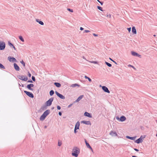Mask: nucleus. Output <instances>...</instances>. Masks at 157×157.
<instances>
[{
	"label": "nucleus",
	"instance_id": "f257e3e1",
	"mask_svg": "<svg viewBox=\"0 0 157 157\" xmlns=\"http://www.w3.org/2000/svg\"><path fill=\"white\" fill-rule=\"evenodd\" d=\"M80 153V149L77 147H74L72 149V155L75 157H77Z\"/></svg>",
	"mask_w": 157,
	"mask_h": 157
},
{
	"label": "nucleus",
	"instance_id": "f03ea898",
	"mask_svg": "<svg viewBox=\"0 0 157 157\" xmlns=\"http://www.w3.org/2000/svg\"><path fill=\"white\" fill-rule=\"evenodd\" d=\"M49 112L48 110H47L45 111L40 117V120L41 121L44 120L46 117L49 114Z\"/></svg>",
	"mask_w": 157,
	"mask_h": 157
},
{
	"label": "nucleus",
	"instance_id": "7ed1b4c3",
	"mask_svg": "<svg viewBox=\"0 0 157 157\" xmlns=\"http://www.w3.org/2000/svg\"><path fill=\"white\" fill-rule=\"evenodd\" d=\"M53 98H50L48 101H47L46 102V105L47 106H50L52 103V102L53 101Z\"/></svg>",
	"mask_w": 157,
	"mask_h": 157
},
{
	"label": "nucleus",
	"instance_id": "20e7f679",
	"mask_svg": "<svg viewBox=\"0 0 157 157\" xmlns=\"http://www.w3.org/2000/svg\"><path fill=\"white\" fill-rule=\"evenodd\" d=\"M5 43L3 42H0V50H4L5 48Z\"/></svg>",
	"mask_w": 157,
	"mask_h": 157
},
{
	"label": "nucleus",
	"instance_id": "39448f33",
	"mask_svg": "<svg viewBox=\"0 0 157 157\" xmlns=\"http://www.w3.org/2000/svg\"><path fill=\"white\" fill-rule=\"evenodd\" d=\"M116 118L117 120H119L121 121H124L126 119V117L124 116H121L120 118H119L118 117H117Z\"/></svg>",
	"mask_w": 157,
	"mask_h": 157
},
{
	"label": "nucleus",
	"instance_id": "423d86ee",
	"mask_svg": "<svg viewBox=\"0 0 157 157\" xmlns=\"http://www.w3.org/2000/svg\"><path fill=\"white\" fill-rule=\"evenodd\" d=\"M24 92L29 97L31 98H33L34 96L33 94L32 93L29 92L27 91H24Z\"/></svg>",
	"mask_w": 157,
	"mask_h": 157
},
{
	"label": "nucleus",
	"instance_id": "0eeeda50",
	"mask_svg": "<svg viewBox=\"0 0 157 157\" xmlns=\"http://www.w3.org/2000/svg\"><path fill=\"white\" fill-rule=\"evenodd\" d=\"M19 78L20 79L24 81H26L28 80V78L27 77L23 75L19 76Z\"/></svg>",
	"mask_w": 157,
	"mask_h": 157
},
{
	"label": "nucleus",
	"instance_id": "6e6552de",
	"mask_svg": "<svg viewBox=\"0 0 157 157\" xmlns=\"http://www.w3.org/2000/svg\"><path fill=\"white\" fill-rule=\"evenodd\" d=\"M55 93L60 98L62 99H64L65 98V97H64V96H63L61 94H60L58 92L56 91L55 92Z\"/></svg>",
	"mask_w": 157,
	"mask_h": 157
},
{
	"label": "nucleus",
	"instance_id": "1a4fd4ad",
	"mask_svg": "<svg viewBox=\"0 0 157 157\" xmlns=\"http://www.w3.org/2000/svg\"><path fill=\"white\" fill-rule=\"evenodd\" d=\"M34 86V85L33 84H28L27 85V87L29 89L33 91V89L31 87H33Z\"/></svg>",
	"mask_w": 157,
	"mask_h": 157
},
{
	"label": "nucleus",
	"instance_id": "9d476101",
	"mask_svg": "<svg viewBox=\"0 0 157 157\" xmlns=\"http://www.w3.org/2000/svg\"><path fill=\"white\" fill-rule=\"evenodd\" d=\"M8 59L10 62H16L17 60L16 59L13 58V57H8Z\"/></svg>",
	"mask_w": 157,
	"mask_h": 157
},
{
	"label": "nucleus",
	"instance_id": "9b49d317",
	"mask_svg": "<svg viewBox=\"0 0 157 157\" xmlns=\"http://www.w3.org/2000/svg\"><path fill=\"white\" fill-rule=\"evenodd\" d=\"M102 89L104 91L108 93H109L110 91L108 89V88L105 86H103L102 87Z\"/></svg>",
	"mask_w": 157,
	"mask_h": 157
},
{
	"label": "nucleus",
	"instance_id": "f8f14e48",
	"mask_svg": "<svg viewBox=\"0 0 157 157\" xmlns=\"http://www.w3.org/2000/svg\"><path fill=\"white\" fill-rule=\"evenodd\" d=\"M109 134L112 136H117L116 132H113L112 131L110 132Z\"/></svg>",
	"mask_w": 157,
	"mask_h": 157
},
{
	"label": "nucleus",
	"instance_id": "ddd939ff",
	"mask_svg": "<svg viewBox=\"0 0 157 157\" xmlns=\"http://www.w3.org/2000/svg\"><path fill=\"white\" fill-rule=\"evenodd\" d=\"M14 66L15 69L16 70H17V71H19V70H20L19 67L16 63H14Z\"/></svg>",
	"mask_w": 157,
	"mask_h": 157
},
{
	"label": "nucleus",
	"instance_id": "4468645a",
	"mask_svg": "<svg viewBox=\"0 0 157 157\" xmlns=\"http://www.w3.org/2000/svg\"><path fill=\"white\" fill-rule=\"evenodd\" d=\"M133 56H138L139 57H140L141 56L140 55H139L136 52L132 51L131 52Z\"/></svg>",
	"mask_w": 157,
	"mask_h": 157
},
{
	"label": "nucleus",
	"instance_id": "2eb2a0df",
	"mask_svg": "<svg viewBox=\"0 0 157 157\" xmlns=\"http://www.w3.org/2000/svg\"><path fill=\"white\" fill-rule=\"evenodd\" d=\"M81 122L82 123H83L84 124H88V125H89V124L90 125L91 124V123L90 121H82Z\"/></svg>",
	"mask_w": 157,
	"mask_h": 157
},
{
	"label": "nucleus",
	"instance_id": "dca6fc26",
	"mask_svg": "<svg viewBox=\"0 0 157 157\" xmlns=\"http://www.w3.org/2000/svg\"><path fill=\"white\" fill-rule=\"evenodd\" d=\"M143 141V140H142L141 138H140L139 139L136 140L135 142L137 144H139L140 143L142 142Z\"/></svg>",
	"mask_w": 157,
	"mask_h": 157
},
{
	"label": "nucleus",
	"instance_id": "f3484780",
	"mask_svg": "<svg viewBox=\"0 0 157 157\" xmlns=\"http://www.w3.org/2000/svg\"><path fill=\"white\" fill-rule=\"evenodd\" d=\"M132 31L133 33L134 34H136V30L135 28V27L134 26L132 28Z\"/></svg>",
	"mask_w": 157,
	"mask_h": 157
},
{
	"label": "nucleus",
	"instance_id": "a211bd4d",
	"mask_svg": "<svg viewBox=\"0 0 157 157\" xmlns=\"http://www.w3.org/2000/svg\"><path fill=\"white\" fill-rule=\"evenodd\" d=\"M80 126V123L78 121L77 122L75 127V128L76 129H79V127Z\"/></svg>",
	"mask_w": 157,
	"mask_h": 157
},
{
	"label": "nucleus",
	"instance_id": "6ab92c4d",
	"mask_svg": "<svg viewBox=\"0 0 157 157\" xmlns=\"http://www.w3.org/2000/svg\"><path fill=\"white\" fill-rule=\"evenodd\" d=\"M84 115L85 116H87L90 118L92 117V116L90 115V114L87 112H85L84 113Z\"/></svg>",
	"mask_w": 157,
	"mask_h": 157
},
{
	"label": "nucleus",
	"instance_id": "aec40b11",
	"mask_svg": "<svg viewBox=\"0 0 157 157\" xmlns=\"http://www.w3.org/2000/svg\"><path fill=\"white\" fill-rule=\"evenodd\" d=\"M85 142L86 146L87 147L89 148L92 151H93V150H92V147H90V146L89 144L86 141V140H85Z\"/></svg>",
	"mask_w": 157,
	"mask_h": 157
},
{
	"label": "nucleus",
	"instance_id": "412c9836",
	"mask_svg": "<svg viewBox=\"0 0 157 157\" xmlns=\"http://www.w3.org/2000/svg\"><path fill=\"white\" fill-rule=\"evenodd\" d=\"M83 97V95H81L77 99V100H76L75 101L76 102H78L79 101H80L82 98Z\"/></svg>",
	"mask_w": 157,
	"mask_h": 157
},
{
	"label": "nucleus",
	"instance_id": "4be33fe9",
	"mask_svg": "<svg viewBox=\"0 0 157 157\" xmlns=\"http://www.w3.org/2000/svg\"><path fill=\"white\" fill-rule=\"evenodd\" d=\"M54 84L55 86L58 87H59L61 86V85L60 83L58 82H55Z\"/></svg>",
	"mask_w": 157,
	"mask_h": 157
},
{
	"label": "nucleus",
	"instance_id": "5701e85b",
	"mask_svg": "<svg viewBox=\"0 0 157 157\" xmlns=\"http://www.w3.org/2000/svg\"><path fill=\"white\" fill-rule=\"evenodd\" d=\"M36 21L37 22H38L40 24L42 25H44V23L42 21H39V19H36Z\"/></svg>",
	"mask_w": 157,
	"mask_h": 157
},
{
	"label": "nucleus",
	"instance_id": "b1692460",
	"mask_svg": "<svg viewBox=\"0 0 157 157\" xmlns=\"http://www.w3.org/2000/svg\"><path fill=\"white\" fill-rule=\"evenodd\" d=\"M76 86H79V85L76 83L72 84L71 85V86L72 87H75Z\"/></svg>",
	"mask_w": 157,
	"mask_h": 157
},
{
	"label": "nucleus",
	"instance_id": "393cba45",
	"mask_svg": "<svg viewBox=\"0 0 157 157\" xmlns=\"http://www.w3.org/2000/svg\"><path fill=\"white\" fill-rule=\"evenodd\" d=\"M85 78V79H88V80H89V81L90 82H91V79H90L89 77H88L86 76H85V77H84Z\"/></svg>",
	"mask_w": 157,
	"mask_h": 157
},
{
	"label": "nucleus",
	"instance_id": "a878e982",
	"mask_svg": "<svg viewBox=\"0 0 157 157\" xmlns=\"http://www.w3.org/2000/svg\"><path fill=\"white\" fill-rule=\"evenodd\" d=\"M0 68L2 69H5V67L1 63H0Z\"/></svg>",
	"mask_w": 157,
	"mask_h": 157
},
{
	"label": "nucleus",
	"instance_id": "bb28decb",
	"mask_svg": "<svg viewBox=\"0 0 157 157\" xmlns=\"http://www.w3.org/2000/svg\"><path fill=\"white\" fill-rule=\"evenodd\" d=\"M49 94L51 96H52L54 94V91L53 90H51L50 91Z\"/></svg>",
	"mask_w": 157,
	"mask_h": 157
},
{
	"label": "nucleus",
	"instance_id": "cd10ccee",
	"mask_svg": "<svg viewBox=\"0 0 157 157\" xmlns=\"http://www.w3.org/2000/svg\"><path fill=\"white\" fill-rule=\"evenodd\" d=\"M19 39L21 40L22 42H24V41L23 38H22V36H19Z\"/></svg>",
	"mask_w": 157,
	"mask_h": 157
},
{
	"label": "nucleus",
	"instance_id": "c85d7f7f",
	"mask_svg": "<svg viewBox=\"0 0 157 157\" xmlns=\"http://www.w3.org/2000/svg\"><path fill=\"white\" fill-rule=\"evenodd\" d=\"M105 63L109 67H111L112 66V65L111 64H110L107 62H105Z\"/></svg>",
	"mask_w": 157,
	"mask_h": 157
},
{
	"label": "nucleus",
	"instance_id": "c756f323",
	"mask_svg": "<svg viewBox=\"0 0 157 157\" xmlns=\"http://www.w3.org/2000/svg\"><path fill=\"white\" fill-rule=\"evenodd\" d=\"M62 142L61 141H58V145L59 146H61V145H62Z\"/></svg>",
	"mask_w": 157,
	"mask_h": 157
},
{
	"label": "nucleus",
	"instance_id": "7c9ffc66",
	"mask_svg": "<svg viewBox=\"0 0 157 157\" xmlns=\"http://www.w3.org/2000/svg\"><path fill=\"white\" fill-rule=\"evenodd\" d=\"M146 137L145 135H143V136H141L140 137V138H141L142 140H143V139L145 138Z\"/></svg>",
	"mask_w": 157,
	"mask_h": 157
},
{
	"label": "nucleus",
	"instance_id": "2f4dec72",
	"mask_svg": "<svg viewBox=\"0 0 157 157\" xmlns=\"http://www.w3.org/2000/svg\"><path fill=\"white\" fill-rule=\"evenodd\" d=\"M23 65L24 67H25V63L23 60H22L20 62Z\"/></svg>",
	"mask_w": 157,
	"mask_h": 157
},
{
	"label": "nucleus",
	"instance_id": "473e14b6",
	"mask_svg": "<svg viewBox=\"0 0 157 157\" xmlns=\"http://www.w3.org/2000/svg\"><path fill=\"white\" fill-rule=\"evenodd\" d=\"M97 8H98V9H99V10L101 11H102V8L99 6H97Z\"/></svg>",
	"mask_w": 157,
	"mask_h": 157
},
{
	"label": "nucleus",
	"instance_id": "72a5a7b5",
	"mask_svg": "<svg viewBox=\"0 0 157 157\" xmlns=\"http://www.w3.org/2000/svg\"><path fill=\"white\" fill-rule=\"evenodd\" d=\"M89 62H90L91 63H94L95 64H97L98 63L97 62L95 61H89Z\"/></svg>",
	"mask_w": 157,
	"mask_h": 157
},
{
	"label": "nucleus",
	"instance_id": "f704fd0d",
	"mask_svg": "<svg viewBox=\"0 0 157 157\" xmlns=\"http://www.w3.org/2000/svg\"><path fill=\"white\" fill-rule=\"evenodd\" d=\"M128 138L130 139L131 140H134V137H129L128 136Z\"/></svg>",
	"mask_w": 157,
	"mask_h": 157
},
{
	"label": "nucleus",
	"instance_id": "c9c22d12",
	"mask_svg": "<svg viewBox=\"0 0 157 157\" xmlns=\"http://www.w3.org/2000/svg\"><path fill=\"white\" fill-rule=\"evenodd\" d=\"M67 10L68 11H70L71 12H73V10H72V9H70L68 8V9H67Z\"/></svg>",
	"mask_w": 157,
	"mask_h": 157
},
{
	"label": "nucleus",
	"instance_id": "e433bc0d",
	"mask_svg": "<svg viewBox=\"0 0 157 157\" xmlns=\"http://www.w3.org/2000/svg\"><path fill=\"white\" fill-rule=\"evenodd\" d=\"M128 67H132L133 69H134L135 70H136V68L132 66L131 65H128Z\"/></svg>",
	"mask_w": 157,
	"mask_h": 157
},
{
	"label": "nucleus",
	"instance_id": "4c0bfd02",
	"mask_svg": "<svg viewBox=\"0 0 157 157\" xmlns=\"http://www.w3.org/2000/svg\"><path fill=\"white\" fill-rule=\"evenodd\" d=\"M32 79L34 81H35V78L34 76H33L32 77Z\"/></svg>",
	"mask_w": 157,
	"mask_h": 157
},
{
	"label": "nucleus",
	"instance_id": "58836bf2",
	"mask_svg": "<svg viewBox=\"0 0 157 157\" xmlns=\"http://www.w3.org/2000/svg\"><path fill=\"white\" fill-rule=\"evenodd\" d=\"M90 31H89V30H85L84 31V32L85 33H89V32Z\"/></svg>",
	"mask_w": 157,
	"mask_h": 157
},
{
	"label": "nucleus",
	"instance_id": "ea45409f",
	"mask_svg": "<svg viewBox=\"0 0 157 157\" xmlns=\"http://www.w3.org/2000/svg\"><path fill=\"white\" fill-rule=\"evenodd\" d=\"M127 29L128 30V32H130L131 31V28H128Z\"/></svg>",
	"mask_w": 157,
	"mask_h": 157
},
{
	"label": "nucleus",
	"instance_id": "a19ab883",
	"mask_svg": "<svg viewBox=\"0 0 157 157\" xmlns=\"http://www.w3.org/2000/svg\"><path fill=\"white\" fill-rule=\"evenodd\" d=\"M57 109H58L59 110V109H60L61 107H60V106L58 105V106H57Z\"/></svg>",
	"mask_w": 157,
	"mask_h": 157
},
{
	"label": "nucleus",
	"instance_id": "79ce46f5",
	"mask_svg": "<svg viewBox=\"0 0 157 157\" xmlns=\"http://www.w3.org/2000/svg\"><path fill=\"white\" fill-rule=\"evenodd\" d=\"M28 75L29 76V77H31V75L30 73L28 72Z\"/></svg>",
	"mask_w": 157,
	"mask_h": 157
},
{
	"label": "nucleus",
	"instance_id": "37998d69",
	"mask_svg": "<svg viewBox=\"0 0 157 157\" xmlns=\"http://www.w3.org/2000/svg\"><path fill=\"white\" fill-rule=\"evenodd\" d=\"M8 43H9V45L13 46V44H11V43L9 42Z\"/></svg>",
	"mask_w": 157,
	"mask_h": 157
},
{
	"label": "nucleus",
	"instance_id": "c03bdc74",
	"mask_svg": "<svg viewBox=\"0 0 157 157\" xmlns=\"http://www.w3.org/2000/svg\"><path fill=\"white\" fill-rule=\"evenodd\" d=\"M93 35L94 36H98V35H97V34H95V33H93Z\"/></svg>",
	"mask_w": 157,
	"mask_h": 157
},
{
	"label": "nucleus",
	"instance_id": "a18cd8bd",
	"mask_svg": "<svg viewBox=\"0 0 157 157\" xmlns=\"http://www.w3.org/2000/svg\"><path fill=\"white\" fill-rule=\"evenodd\" d=\"M134 150L137 151H139V150L138 149H136V148H134Z\"/></svg>",
	"mask_w": 157,
	"mask_h": 157
},
{
	"label": "nucleus",
	"instance_id": "49530a36",
	"mask_svg": "<svg viewBox=\"0 0 157 157\" xmlns=\"http://www.w3.org/2000/svg\"><path fill=\"white\" fill-rule=\"evenodd\" d=\"M83 29H84L82 27H81L80 28V30H83Z\"/></svg>",
	"mask_w": 157,
	"mask_h": 157
},
{
	"label": "nucleus",
	"instance_id": "de8ad7c7",
	"mask_svg": "<svg viewBox=\"0 0 157 157\" xmlns=\"http://www.w3.org/2000/svg\"><path fill=\"white\" fill-rule=\"evenodd\" d=\"M59 116H61L62 115V113L61 112H59Z\"/></svg>",
	"mask_w": 157,
	"mask_h": 157
},
{
	"label": "nucleus",
	"instance_id": "09e8293b",
	"mask_svg": "<svg viewBox=\"0 0 157 157\" xmlns=\"http://www.w3.org/2000/svg\"><path fill=\"white\" fill-rule=\"evenodd\" d=\"M77 129H76V128H75V129H74V132H75V133H76L77 132H76V130H77Z\"/></svg>",
	"mask_w": 157,
	"mask_h": 157
},
{
	"label": "nucleus",
	"instance_id": "8fccbe9b",
	"mask_svg": "<svg viewBox=\"0 0 157 157\" xmlns=\"http://www.w3.org/2000/svg\"><path fill=\"white\" fill-rule=\"evenodd\" d=\"M100 4H101V5H103V2H100Z\"/></svg>",
	"mask_w": 157,
	"mask_h": 157
},
{
	"label": "nucleus",
	"instance_id": "3c124183",
	"mask_svg": "<svg viewBox=\"0 0 157 157\" xmlns=\"http://www.w3.org/2000/svg\"><path fill=\"white\" fill-rule=\"evenodd\" d=\"M112 61H113V62H114L115 64H117V63H116V62H115V61H113V60H112Z\"/></svg>",
	"mask_w": 157,
	"mask_h": 157
},
{
	"label": "nucleus",
	"instance_id": "603ef678",
	"mask_svg": "<svg viewBox=\"0 0 157 157\" xmlns=\"http://www.w3.org/2000/svg\"><path fill=\"white\" fill-rule=\"evenodd\" d=\"M132 157H137V156H136L133 155V156H132Z\"/></svg>",
	"mask_w": 157,
	"mask_h": 157
},
{
	"label": "nucleus",
	"instance_id": "864d4df0",
	"mask_svg": "<svg viewBox=\"0 0 157 157\" xmlns=\"http://www.w3.org/2000/svg\"><path fill=\"white\" fill-rule=\"evenodd\" d=\"M28 82H32V81L31 80V81H28Z\"/></svg>",
	"mask_w": 157,
	"mask_h": 157
},
{
	"label": "nucleus",
	"instance_id": "5fc2aeb1",
	"mask_svg": "<svg viewBox=\"0 0 157 157\" xmlns=\"http://www.w3.org/2000/svg\"><path fill=\"white\" fill-rule=\"evenodd\" d=\"M97 1L99 2V3L100 2L99 1V0H97Z\"/></svg>",
	"mask_w": 157,
	"mask_h": 157
},
{
	"label": "nucleus",
	"instance_id": "6e6d98bb",
	"mask_svg": "<svg viewBox=\"0 0 157 157\" xmlns=\"http://www.w3.org/2000/svg\"><path fill=\"white\" fill-rule=\"evenodd\" d=\"M109 59H110L111 60H112H112H113L111 58H109Z\"/></svg>",
	"mask_w": 157,
	"mask_h": 157
},
{
	"label": "nucleus",
	"instance_id": "4d7b16f0",
	"mask_svg": "<svg viewBox=\"0 0 157 157\" xmlns=\"http://www.w3.org/2000/svg\"><path fill=\"white\" fill-rule=\"evenodd\" d=\"M13 46V48L15 49V47H14V46Z\"/></svg>",
	"mask_w": 157,
	"mask_h": 157
},
{
	"label": "nucleus",
	"instance_id": "13d9d810",
	"mask_svg": "<svg viewBox=\"0 0 157 157\" xmlns=\"http://www.w3.org/2000/svg\"><path fill=\"white\" fill-rule=\"evenodd\" d=\"M46 127H47V126H44V128H46Z\"/></svg>",
	"mask_w": 157,
	"mask_h": 157
},
{
	"label": "nucleus",
	"instance_id": "bf43d9fd",
	"mask_svg": "<svg viewBox=\"0 0 157 157\" xmlns=\"http://www.w3.org/2000/svg\"><path fill=\"white\" fill-rule=\"evenodd\" d=\"M109 17H111V15H109Z\"/></svg>",
	"mask_w": 157,
	"mask_h": 157
},
{
	"label": "nucleus",
	"instance_id": "052dcab7",
	"mask_svg": "<svg viewBox=\"0 0 157 157\" xmlns=\"http://www.w3.org/2000/svg\"><path fill=\"white\" fill-rule=\"evenodd\" d=\"M156 36V35H154V36Z\"/></svg>",
	"mask_w": 157,
	"mask_h": 157
},
{
	"label": "nucleus",
	"instance_id": "680f3d73",
	"mask_svg": "<svg viewBox=\"0 0 157 157\" xmlns=\"http://www.w3.org/2000/svg\"><path fill=\"white\" fill-rule=\"evenodd\" d=\"M83 58L84 59H85V58H84V56H83Z\"/></svg>",
	"mask_w": 157,
	"mask_h": 157
},
{
	"label": "nucleus",
	"instance_id": "e2e57ef3",
	"mask_svg": "<svg viewBox=\"0 0 157 157\" xmlns=\"http://www.w3.org/2000/svg\"><path fill=\"white\" fill-rule=\"evenodd\" d=\"M156 136H157V134H156Z\"/></svg>",
	"mask_w": 157,
	"mask_h": 157
},
{
	"label": "nucleus",
	"instance_id": "0e129e2a",
	"mask_svg": "<svg viewBox=\"0 0 157 157\" xmlns=\"http://www.w3.org/2000/svg\"><path fill=\"white\" fill-rule=\"evenodd\" d=\"M156 122H157V120L156 121Z\"/></svg>",
	"mask_w": 157,
	"mask_h": 157
},
{
	"label": "nucleus",
	"instance_id": "69168bd1",
	"mask_svg": "<svg viewBox=\"0 0 157 157\" xmlns=\"http://www.w3.org/2000/svg\"><path fill=\"white\" fill-rule=\"evenodd\" d=\"M131 1H132L133 0H131Z\"/></svg>",
	"mask_w": 157,
	"mask_h": 157
}]
</instances>
